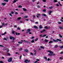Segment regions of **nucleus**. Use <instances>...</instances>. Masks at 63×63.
Masks as SVG:
<instances>
[{"label": "nucleus", "mask_w": 63, "mask_h": 63, "mask_svg": "<svg viewBox=\"0 0 63 63\" xmlns=\"http://www.w3.org/2000/svg\"><path fill=\"white\" fill-rule=\"evenodd\" d=\"M53 41L54 42H58V41L60 42H61V40L59 39H57L56 40H55L54 39H53Z\"/></svg>", "instance_id": "f257e3e1"}, {"label": "nucleus", "mask_w": 63, "mask_h": 63, "mask_svg": "<svg viewBox=\"0 0 63 63\" xmlns=\"http://www.w3.org/2000/svg\"><path fill=\"white\" fill-rule=\"evenodd\" d=\"M48 52H49L50 53V54H49L48 55H49V56H52V53H53V52H52L51 51L48 50Z\"/></svg>", "instance_id": "f03ea898"}, {"label": "nucleus", "mask_w": 63, "mask_h": 63, "mask_svg": "<svg viewBox=\"0 0 63 63\" xmlns=\"http://www.w3.org/2000/svg\"><path fill=\"white\" fill-rule=\"evenodd\" d=\"M13 58L12 57L10 58L8 60V61L9 62H11L12 61Z\"/></svg>", "instance_id": "7ed1b4c3"}, {"label": "nucleus", "mask_w": 63, "mask_h": 63, "mask_svg": "<svg viewBox=\"0 0 63 63\" xmlns=\"http://www.w3.org/2000/svg\"><path fill=\"white\" fill-rule=\"evenodd\" d=\"M12 39L13 40V41H14L16 39V38H14V37H13V36H10V39L11 40H12Z\"/></svg>", "instance_id": "20e7f679"}, {"label": "nucleus", "mask_w": 63, "mask_h": 63, "mask_svg": "<svg viewBox=\"0 0 63 63\" xmlns=\"http://www.w3.org/2000/svg\"><path fill=\"white\" fill-rule=\"evenodd\" d=\"M29 62H30V60H26L25 61V62L26 63H29Z\"/></svg>", "instance_id": "39448f33"}, {"label": "nucleus", "mask_w": 63, "mask_h": 63, "mask_svg": "<svg viewBox=\"0 0 63 63\" xmlns=\"http://www.w3.org/2000/svg\"><path fill=\"white\" fill-rule=\"evenodd\" d=\"M2 25H3V26H6V25H7L8 24V23H6L5 24H4V23H2Z\"/></svg>", "instance_id": "423d86ee"}, {"label": "nucleus", "mask_w": 63, "mask_h": 63, "mask_svg": "<svg viewBox=\"0 0 63 63\" xmlns=\"http://www.w3.org/2000/svg\"><path fill=\"white\" fill-rule=\"evenodd\" d=\"M21 18V17H18L17 18V21H19V20H20V19Z\"/></svg>", "instance_id": "0eeeda50"}, {"label": "nucleus", "mask_w": 63, "mask_h": 63, "mask_svg": "<svg viewBox=\"0 0 63 63\" xmlns=\"http://www.w3.org/2000/svg\"><path fill=\"white\" fill-rule=\"evenodd\" d=\"M33 28L35 29H38V27L37 26H33Z\"/></svg>", "instance_id": "6e6552de"}, {"label": "nucleus", "mask_w": 63, "mask_h": 63, "mask_svg": "<svg viewBox=\"0 0 63 63\" xmlns=\"http://www.w3.org/2000/svg\"><path fill=\"white\" fill-rule=\"evenodd\" d=\"M39 28L40 29H42L43 28V27H42V25H40L39 26Z\"/></svg>", "instance_id": "1a4fd4ad"}, {"label": "nucleus", "mask_w": 63, "mask_h": 63, "mask_svg": "<svg viewBox=\"0 0 63 63\" xmlns=\"http://www.w3.org/2000/svg\"><path fill=\"white\" fill-rule=\"evenodd\" d=\"M5 5H6V3H1V5H3V6H5Z\"/></svg>", "instance_id": "9d476101"}, {"label": "nucleus", "mask_w": 63, "mask_h": 63, "mask_svg": "<svg viewBox=\"0 0 63 63\" xmlns=\"http://www.w3.org/2000/svg\"><path fill=\"white\" fill-rule=\"evenodd\" d=\"M42 15L43 16H47V15L45 14H42Z\"/></svg>", "instance_id": "9b49d317"}, {"label": "nucleus", "mask_w": 63, "mask_h": 63, "mask_svg": "<svg viewBox=\"0 0 63 63\" xmlns=\"http://www.w3.org/2000/svg\"><path fill=\"white\" fill-rule=\"evenodd\" d=\"M59 28L60 29H63V27L60 26L59 27Z\"/></svg>", "instance_id": "f8f14e48"}, {"label": "nucleus", "mask_w": 63, "mask_h": 63, "mask_svg": "<svg viewBox=\"0 0 63 63\" xmlns=\"http://www.w3.org/2000/svg\"><path fill=\"white\" fill-rule=\"evenodd\" d=\"M52 11H50L49 13V14L50 15H51V13H52Z\"/></svg>", "instance_id": "ddd939ff"}, {"label": "nucleus", "mask_w": 63, "mask_h": 63, "mask_svg": "<svg viewBox=\"0 0 63 63\" xmlns=\"http://www.w3.org/2000/svg\"><path fill=\"white\" fill-rule=\"evenodd\" d=\"M25 52H28L29 51L28 50H27V49H26L25 50Z\"/></svg>", "instance_id": "4468645a"}, {"label": "nucleus", "mask_w": 63, "mask_h": 63, "mask_svg": "<svg viewBox=\"0 0 63 63\" xmlns=\"http://www.w3.org/2000/svg\"><path fill=\"white\" fill-rule=\"evenodd\" d=\"M58 47V45H55L54 47V48H57V47Z\"/></svg>", "instance_id": "2eb2a0df"}, {"label": "nucleus", "mask_w": 63, "mask_h": 63, "mask_svg": "<svg viewBox=\"0 0 63 63\" xmlns=\"http://www.w3.org/2000/svg\"><path fill=\"white\" fill-rule=\"evenodd\" d=\"M27 30L28 32H30L31 31V30L30 29H28Z\"/></svg>", "instance_id": "dca6fc26"}, {"label": "nucleus", "mask_w": 63, "mask_h": 63, "mask_svg": "<svg viewBox=\"0 0 63 63\" xmlns=\"http://www.w3.org/2000/svg\"><path fill=\"white\" fill-rule=\"evenodd\" d=\"M59 47L60 48H61V49H62V48H63V45L61 46H59Z\"/></svg>", "instance_id": "f3484780"}, {"label": "nucleus", "mask_w": 63, "mask_h": 63, "mask_svg": "<svg viewBox=\"0 0 63 63\" xmlns=\"http://www.w3.org/2000/svg\"><path fill=\"white\" fill-rule=\"evenodd\" d=\"M59 37H60V38H62V36L61 35V34H59Z\"/></svg>", "instance_id": "a211bd4d"}, {"label": "nucleus", "mask_w": 63, "mask_h": 63, "mask_svg": "<svg viewBox=\"0 0 63 63\" xmlns=\"http://www.w3.org/2000/svg\"><path fill=\"white\" fill-rule=\"evenodd\" d=\"M23 10L24 11H27V10L25 8H23Z\"/></svg>", "instance_id": "6ab92c4d"}, {"label": "nucleus", "mask_w": 63, "mask_h": 63, "mask_svg": "<svg viewBox=\"0 0 63 63\" xmlns=\"http://www.w3.org/2000/svg\"><path fill=\"white\" fill-rule=\"evenodd\" d=\"M15 32V31H12V34H14Z\"/></svg>", "instance_id": "aec40b11"}, {"label": "nucleus", "mask_w": 63, "mask_h": 63, "mask_svg": "<svg viewBox=\"0 0 63 63\" xmlns=\"http://www.w3.org/2000/svg\"><path fill=\"white\" fill-rule=\"evenodd\" d=\"M54 2H55V3H56V2H58L57 0H53Z\"/></svg>", "instance_id": "412c9836"}, {"label": "nucleus", "mask_w": 63, "mask_h": 63, "mask_svg": "<svg viewBox=\"0 0 63 63\" xmlns=\"http://www.w3.org/2000/svg\"><path fill=\"white\" fill-rule=\"evenodd\" d=\"M44 57V59H46V61H47V57Z\"/></svg>", "instance_id": "4be33fe9"}, {"label": "nucleus", "mask_w": 63, "mask_h": 63, "mask_svg": "<svg viewBox=\"0 0 63 63\" xmlns=\"http://www.w3.org/2000/svg\"><path fill=\"white\" fill-rule=\"evenodd\" d=\"M17 1V0H14L13 1V3H14L16 2Z\"/></svg>", "instance_id": "5701e85b"}, {"label": "nucleus", "mask_w": 63, "mask_h": 63, "mask_svg": "<svg viewBox=\"0 0 63 63\" xmlns=\"http://www.w3.org/2000/svg\"><path fill=\"white\" fill-rule=\"evenodd\" d=\"M48 40L46 39L45 40V42H46V43H47V42H48Z\"/></svg>", "instance_id": "b1692460"}, {"label": "nucleus", "mask_w": 63, "mask_h": 63, "mask_svg": "<svg viewBox=\"0 0 63 63\" xmlns=\"http://www.w3.org/2000/svg\"><path fill=\"white\" fill-rule=\"evenodd\" d=\"M53 8V6H51L49 7V9H50V10H51Z\"/></svg>", "instance_id": "393cba45"}, {"label": "nucleus", "mask_w": 63, "mask_h": 63, "mask_svg": "<svg viewBox=\"0 0 63 63\" xmlns=\"http://www.w3.org/2000/svg\"><path fill=\"white\" fill-rule=\"evenodd\" d=\"M28 17V16H24V18H27Z\"/></svg>", "instance_id": "a878e982"}, {"label": "nucleus", "mask_w": 63, "mask_h": 63, "mask_svg": "<svg viewBox=\"0 0 63 63\" xmlns=\"http://www.w3.org/2000/svg\"><path fill=\"white\" fill-rule=\"evenodd\" d=\"M53 43V42H52V41H50L49 42V44H50L51 43Z\"/></svg>", "instance_id": "bb28decb"}, {"label": "nucleus", "mask_w": 63, "mask_h": 63, "mask_svg": "<svg viewBox=\"0 0 63 63\" xmlns=\"http://www.w3.org/2000/svg\"><path fill=\"white\" fill-rule=\"evenodd\" d=\"M52 55H53V56H55V54L53 53H53H52Z\"/></svg>", "instance_id": "cd10ccee"}, {"label": "nucleus", "mask_w": 63, "mask_h": 63, "mask_svg": "<svg viewBox=\"0 0 63 63\" xmlns=\"http://www.w3.org/2000/svg\"><path fill=\"white\" fill-rule=\"evenodd\" d=\"M40 47L41 48H43V49H44V47H43L42 46H40Z\"/></svg>", "instance_id": "c85d7f7f"}, {"label": "nucleus", "mask_w": 63, "mask_h": 63, "mask_svg": "<svg viewBox=\"0 0 63 63\" xmlns=\"http://www.w3.org/2000/svg\"><path fill=\"white\" fill-rule=\"evenodd\" d=\"M3 1H5V2H8V0H4Z\"/></svg>", "instance_id": "c756f323"}, {"label": "nucleus", "mask_w": 63, "mask_h": 63, "mask_svg": "<svg viewBox=\"0 0 63 63\" xmlns=\"http://www.w3.org/2000/svg\"><path fill=\"white\" fill-rule=\"evenodd\" d=\"M18 44H21L22 43V42H18Z\"/></svg>", "instance_id": "7c9ffc66"}, {"label": "nucleus", "mask_w": 63, "mask_h": 63, "mask_svg": "<svg viewBox=\"0 0 63 63\" xmlns=\"http://www.w3.org/2000/svg\"><path fill=\"white\" fill-rule=\"evenodd\" d=\"M45 28H46V29H48V28H47V26H46L45 27Z\"/></svg>", "instance_id": "2f4dec72"}, {"label": "nucleus", "mask_w": 63, "mask_h": 63, "mask_svg": "<svg viewBox=\"0 0 63 63\" xmlns=\"http://www.w3.org/2000/svg\"><path fill=\"white\" fill-rule=\"evenodd\" d=\"M38 38H37L35 40V41H38Z\"/></svg>", "instance_id": "473e14b6"}, {"label": "nucleus", "mask_w": 63, "mask_h": 63, "mask_svg": "<svg viewBox=\"0 0 63 63\" xmlns=\"http://www.w3.org/2000/svg\"><path fill=\"white\" fill-rule=\"evenodd\" d=\"M3 40H6V41H7L8 40L6 39V38H4L3 39Z\"/></svg>", "instance_id": "72a5a7b5"}, {"label": "nucleus", "mask_w": 63, "mask_h": 63, "mask_svg": "<svg viewBox=\"0 0 63 63\" xmlns=\"http://www.w3.org/2000/svg\"><path fill=\"white\" fill-rule=\"evenodd\" d=\"M18 8H22V6L21 5H19Z\"/></svg>", "instance_id": "f704fd0d"}, {"label": "nucleus", "mask_w": 63, "mask_h": 63, "mask_svg": "<svg viewBox=\"0 0 63 63\" xmlns=\"http://www.w3.org/2000/svg\"><path fill=\"white\" fill-rule=\"evenodd\" d=\"M43 12H46V9H44L43 10Z\"/></svg>", "instance_id": "c9c22d12"}, {"label": "nucleus", "mask_w": 63, "mask_h": 63, "mask_svg": "<svg viewBox=\"0 0 63 63\" xmlns=\"http://www.w3.org/2000/svg\"><path fill=\"white\" fill-rule=\"evenodd\" d=\"M58 23L59 24H61V22H58Z\"/></svg>", "instance_id": "e433bc0d"}, {"label": "nucleus", "mask_w": 63, "mask_h": 63, "mask_svg": "<svg viewBox=\"0 0 63 63\" xmlns=\"http://www.w3.org/2000/svg\"><path fill=\"white\" fill-rule=\"evenodd\" d=\"M37 15V16H41L40 14H36Z\"/></svg>", "instance_id": "4c0bfd02"}, {"label": "nucleus", "mask_w": 63, "mask_h": 63, "mask_svg": "<svg viewBox=\"0 0 63 63\" xmlns=\"http://www.w3.org/2000/svg\"><path fill=\"white\" fill-rule=\"evenodd\" d=\"M7 54L9 56H10L11 55V54H10L9 53H8Z\"/></svg>", "instance_id": "58836bf2"}, {"label": "nucleus", "mask_w": 63, "mask_h": 63, "mask_svg": "<svg viewBox=\"0 0 63 63\" xmlns=\"http://www.w3.org/2000/svg\"><path fill=\"white\" fill-rule=\"evenodd\" d=\"M37 7L38 8H40V6L39 5H38L37 6Z\"/></svg>", "instance_id": "ea45409f"}, {"label": "nucleus", "mask_w": 63, "mask_h": 63, "mask_svg": "<svg viewBox=\"0 0 63 63\" xmlns=\"http://www.w3.org/2000/svg\"><path fill=\"white\" fill-rule=\"evenodd\" d=\"M42 1L44 2H46V0H42Z\"/></svg>", "instance_id": "a19ab883"}, {"label": "nucleus", "mask_w": 63, "mask_h": 63, "mask_svg": "<svg viewBox=\"0 0 63 63\" xmlns=\"http://www.w3.org/2000/svg\"><path fill=\"white\" fill-rule=\"evenodd\" d=\"M31 43H34V40H32V41Z\"/></svg>", "instance_id": "79ce46f5"}, {"label": "nucleus", "mask_w": 63, "mask_h": 63, "mask_svg": "<svg viewBox=\"0 0 63 63\" xmlns=\"http://www.w3.org/2000/svg\"><path fill=\"white\" fill-rule=\"evenodd\" d=\"M0 47H4V46H3V45H0Z\"/></svg>", "instance_id": "37998d69"}, {"label": "nucleus", "mask_w": 63, "mask_h": 63, "mask_svg": "<svg viewBox=\"0 0 63 63\" xmlns=\"http://www.w3.org/2000/svg\"><path fill=\"white\" fill-rule=\"evenodd\" d=\"M35 15H33V18H35Z\"/></svg>", "instance_id": "c03bdc74"}, {"label": "nucleus", "mask_w": 63, "mask_h": 63, "mask_svg": "<svg viewBox=\"0 0 63 63\" xmlns=\"http://www.w3.org/2000/svg\"><path fill=\"white\" fill-rule=\"evenodd\" d=\"M0 63H3V61H0Z\"/></svg>", "instance_id": "a18cd8bd"}, {"label": "nucleus", "mask_w": 63, "mask_h": 63, "mask_svg": "<svg viewBox=\"0 0 63 63\" xmlns=\"http://www.w3.org/2000/svg\"><path fill=\"white\" fill-rule=\"evenodd\" d=\"M20 28L19 27H18L17 28V30H20Z\"/></svg>", "instance_id": "49530a36"}, {"label": "nucleus", "mask_w": 63, "mask_h": 63, "mask_svg": "<svg viewBox=\"0 0 63 63\" xmlns=\"http://www.w3.org/2000/svg\"><path fill=\"white\" fill-rule=\"evenodd\" d=\"M15 15H17V14H18V13H17V12H16L15 13Z\"/></svg>", "instance_id": "de8ad7c7"}, {"label": "nucleus", "mask_w": 63, "mask_h": 63, "mask_svg": "<svg viewBox=\"0 0 63 63\" xmlns=\"http://www.w3.org/2000/svg\"><path fill=\"white\" fill-rule=\"evenodd\" d=\"M2 27H3V25L0 26V28H2Z\"/></svg>", "instance_id": "09e8293b"}, {"label": "nucleus", "mask_w": 63, "mask_h": 63, "mask_svg": "<svg viewBox=\"0 0 63 63\" xmlns=\"http://www.w3.org/2000/svg\"><path fill=\"white\" fill-rule=\"evenodd\" d=\"M46 36H47V35L45 34L43 36V37H45Z\"/></svg>", "instance_id": "8fccbe9b"}, {"label": "nucleus", "mask_w": 63, "mask_h": 63, "mask_svg": "<svg viewBox=\"0 0 63 63\" xmlns=\"http://www.w3.org/2000/svg\"><path fill=\"white\" fill-rule=\"evenodd\" d=\"M36 60H37V61H40V60L38 59H37Z\"/></svg>", "instance_id": "3c124183"}, {"label": "nucleus", "mask_w": 63, "mask_h": 63, "mask_svg": "<svg viewBox=\"0 0 63 63\" xmlns=\"http://www.w3.org/2000/svg\"><path fill=\"white\" fill-rule=\"evenodd\" d=\"M37 53L35 52V53L34 54V55H36V54Z\"/></svg>", "instance_id": "603ef678"}, {"label": "nucleus", "mask_w": 63, "mask_h": 63, "mask_svg": "<svg viewBox=\"0 0 63 63\" xmlns=\"http://www.w3.org/2000/svg\"><path fill=\"white\" fill-rule=\"evenodd\" d=\"M46 30H43V32H44V31H46Z\"/></svg>", "instance_id": "864d4df0"}, {"label": "nucleus", "mask_w": 63, "mask_h": 63, "mask_svg": "<svg viewBox=\"0 0 63 63\" xmlns=\"http://www.w3.org/2000/svg\"><path fill=\"white\" fill-rule=\"evenodd\" d=\"M56 6H57V7H59V4H56Z\"/></svg>", "instance_id": "5fc2aeb1"}, {"label": "nucleus", "mask_w": 63, "mask_h": 63, "mask_svg": "<svg viewBox=\"0 0 63 63\" xmlns=\"http://www.w3.org/2000/svg\"><path fill=\"white\" fill-rule=\"evenodd\" d=\"M14 12H13V11H12V12H11V13L12 14H14Z\"/></svg>", "instance_id": "6e6d98bb"}, {"label": "nucleus", "mask_w": 63, "mask_h": 63, "mask_svg": "<svg viewBox=\"0 0 63 63\" xmlns=\"http://www.w3.org/2000/svg\"><path fill=\"white\" fill-rule=\"evenodd\" d=\"M19 49V50H22V48H20Z\"/></svg>", "instance_id": "4d7b16f0"}, {"label": "nucleus", "mask_w": 63, "mask_h": 63, "mask_svg": "<svg viewBox=\"0 0 63 63\" xmlns=\"http://www.w3.org/2000/svg\"><path fill=\"white\" fill-rule=\"evenodd\" d=\"M37 62H38V61H36L34 62V63H37Z\"/></svg>", "instance_id": "13d9d810"}, {"label": "nucleus", "mask_w": 63, "mask_h": 63, "mask_svg": "<svg viewBox=\"0 0 63 63\" xmlns=\"http://www.w3.org/2000/svg\"><path fill=\"white\" fill-rule=\"evenodd\" d=\"M15 10H16V11H19V10L18 9H16Z\"/></svg>", "instance_id": "bf43d9fd"}, {"label": "nucleus", "mask_w": 63, "mask_h": 63, "mask_svg": "<svg viewBox=\"0 0 63 63\" xmlns=\"http://www.w3.org/2000/svg\"><path fill=\"white\" fill-rule=\"evenodd\" d=\"M60 20L61 21H62V22H63V20H62V19H61V20Z\"/></svg>", "instance_id": "052dcab7"}, {"label": "nucleus", "mask_w": 63, "mask_h": 63, "mask_svg": "<svg viewBox=\"0 0 63 63\" xmlns=\"http://www.w3.org/2000/svg\"><path fill=\"white\" fill-rule=\"evenodd\" d=\"M49 60H50V59L49 58H48V60H47V61H49Z\"/></svg>", "instance_id": "680f3d73"}, {"label": "nucleus", "mask_w": 63, "mask_h": 63, "mask_svg": "<svg viewBox=\"0 0 63 63\" xmlns=\"http://www.w3.org/2000/svg\"><path fill=\"white\" fill-rule=\"evenodd\" d=\"M30 53L31 55H33V53Z\"/></svg>", "instance_id": "e2e57ef3"}, {"label": "nucleus", "mask_w": 63, "mask_h": 63, "mask_svg": "<svg viewBox=\"0 0 63 63\" xmlns=\"http://www.w3.org/2000/svg\"><path fill=\"white\" fill-rule=\"evenodd\" d=\"M35 24H38V22H35Z\"/></svg>", "instance_id": "0e129e2a"}, {"label": "nucleus", "mask_w": 63, "mask_h": 63, "mask_svg": "<svg viewBox=\"0 0 63 63\" xmlns=\"http://www.w3.org/2000/svg\"><path fill=\"white\" fill-rule=\"evenodd\" d=\"M39 4V1H38V2L37 3V5H38V4Z\"/></svg>", "instance_id": "69168bd1"}, {"label": "nucleus", "mask_w": 63, "mask_h": 63, "mask_svg": "<svg viewBox=\"0 0 63 63\" xmlns=\"http://www.w3.org/2000/svg\"><path fill=\"white\" fill-rule=\"evenodd\" d=\"M34 36H33L32 37V38H31V39H34Z\"/></svg>", "instance_id": "338daca9"}, {"label": "nucleus", "mask_w": 63, "mask_h": 63, "mask_svg": "<svg viewBox=\"0 0 63 63\" xmlns=\"http://www.w3.org/2000/svg\"><path fill=\"white\" fill-rule=\"evenodd\" d=\"M63 54V52H62L61 53V54Z\"/></svg>", "instance_id": "774afa93"}]
</instances>
